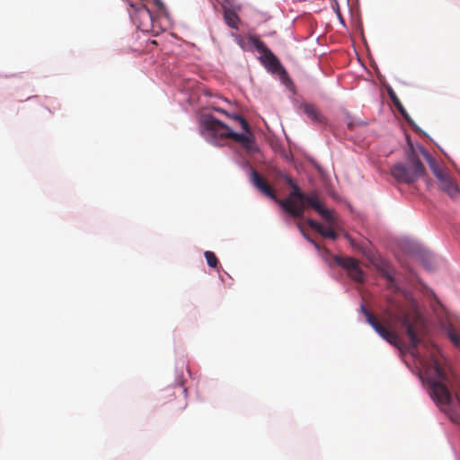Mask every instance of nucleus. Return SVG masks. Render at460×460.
Returning <instances> with one entry per match:
<instances>
[{
	"label": "nucleus",
	"instance_id": "f257e3e1",
	"mask_svg": "<svg viewBox=\"0 0 460 460\" xmlns=\"http://www.w3.org/2000/svg\"><path fill=\"white\" fill-rule=\"evenodd\" d=\"M361 311L366 317V321L373 329L386 341L394 347L401 349L402 342L394 327L396 323H401L405 329V332L410 340L412 349L422 342L421 336L426 332V323L415 305L409 308L397 305L395 309H386L383 313L382 323L377 317L367 308L361 305Z\"/></svg>",
	"mask_w": 460,
	"mask_h": 460
},
{
	"label": "nucleus",
	"instance_id": "f03ea898",
	"mask_svg": "<svg viewBox=\"0 0 460 460\" xmlns=\"http://www.w3.org/2000/svg\"><path fill=\"white\" fill-rule=\"evenodd\" d=\"M425 367L430 396L453 422L460 423V381L434 354Z\"/></svg>",
	"mask_w": 460,
	"mask_h": 460
},
{
	"label": "nucleus",
	"instance_id": "7ed1b4c3",
	"mask_svg": "<svg viewBox=\"0 0 460 460\" xmlns=\"http://www.w3.org/2000/svg\"><path fill=\"white\" fill-rule=\"evenodd\" d=\"M410 166L403 164H396L391 168V174L398 181L402 183H412L423 175L425 169L420 159L415 154L409 156Z\"/></svg>",
	"mask_w": 460,
	"mask_h": 460
},
{
	"label": "nucleus",
	"instance_id": "20e7f679",
	"mask_svg": "<svg viewBox=\"0 0 460 460\" xmlns=\"http://www.w3.org/2000/svg\"><path fill=\"white\" fill-rule=\"evenodd\" d=\"M425 156L432 172L438 181L439 189L453 199L460 197V190L458 186L450 176L449 172L447 170L439 167L435 159L428 153L425 154Z\"/></svg>",
	"mask_w": 460,
	"mask_h": 460
},
{
	"label": "nucleus",
	"instance_id": "39448f33",
	"mask_svg": "<svg viewBox=\"0 0 460 460\" xmlns=\"http://www.w3.org/2000/svg\"><path fill=\"white\" fill-rule=\"evenodd\" d=\"M285 181L292 189L289 197L283 200H278L280 206L294 217H301L304 214V206L300 204L305 194L298 185L289 177L286 176Z\"/></svg>",
	"mask_w": 460,
	"mask_h": 460
},
{
	"label": "nucleus",
	"instance_id": "423d86ee",
	"mask_svg": "<svg viewBox=\"0 0 460 460\" xmlns=\"http://www.w3.org/2000/svg\"><path fill=\"white\" fill-rule=\"evenodd\" d=\"M203 128L206 131L207 137L215 145H220L221 141L232 137L233 130L219 119L208 116L202 120Z\"/></svg>",
	"mask_w": 460,
	"mask_h": 460
},
{
	"label": "nucleus",
	"instance_id": "0eeeda50",
	"mask_svg": "<svg viewBox=\"0 0 460 460\" xmlns=\"http://www.w3.org/2000/svg\"><path fill=\"white\" fill-rule=\"evenodd\" d=\"M249 42L261 53L260 58L261 62L265 67L272 72L276 73L282 69L281 64L277 57L270 51V49L260 40L259 37L252 35L249 37Z\"/></svg>",
	"mask_w": 460,
	"mask_h": 460
},
{
	"label": "nucleus",
	"instance_id": "6e6552de",
	"mask_svg": "<svg viewBox=\"0 0 460 460\" xmlns=\"http://www.w3.org/2000/svg\"><path fill=\"white\" fill-rule=\"evenodd\" d=\"M336 263L347 270L348 275L356 282L362 283L364 281V274L359 267L358 261L351 257H335Z\"/></svg>",
	"mask_w": 460,
	"mask_h": 460
},
{
	"label": "nucleus",
	"instance_id": "1a4fd4ad",
	"mask_svg": "<svg viewBox=\"0 0 460 460\" xmlns=\"http://www.w3.org/2000/svg\"><path fill=\"white\" fill-rule=\"evenodd\" d=\"M300 204H303L304 208L305 206L314 208L327 223H333L334 217L329 209L322 206L316 193L305 194Z\"/></svg>",
	"mask_w": 460,
	"mask_h": 460
},
{
	"label": "nucleus",
	"instance_id": "9d476101",
	"mask_svg": "<svg viewBox=\"0 0 460 460\" xmlns=\"http://www.w3.org/2000/svg\"><path fill=\"white\" fill-rule=\"evenodd\" d=\"M251 182L265 196L278 201L275 190L270 186L267 181L254 169L251 170Z\"/></svg>",
	"mask_w": 460,
	"mask_h": 460
},
{
	"label": "nucleus",
	"instance_id": "9b49d317",
	"mask_svg": "<svg viewBox=\"0 0 460 460\" xmlns=\"http://www.w3.org/2000/svg\"><path fill=\"white\" fill-rule=\"evenodd\" d=\"M306 222L313 230L319 233L323 237L330 238L332 240H336L338 238V234L332 227V225L335 223V219L332 224L328 223L330 225L329 227H324L323 225L311 218H308Z\"/></svg>",
	"mask_w": 460,
	"mask_h": 460
},
{
	"label": "nucleus",
	"instance_id": "f8f14e48",
	"mask_svg": "<svg viewBox=\"0 0 460 460\" xmlns=\"http://www.w3.org/2000/svg\"><path fill=\"white\" fill-rule=\"evenodd\" d=\"M300 109L312 122L316 124L325 123V117L320 112L315 105L312 103H302L300 105Z\"/></svg>",
	"mask_w": 460,
	"mask_h": 460
},
{
	"label": "nucleus",
	"instance_id": "ddd939ff",
	"mask_svg": "<svg viewBox=\"0 0 460 460\" xmlns=\"http://www.w3.org/2000/svg\"><path fill=\"white\" fill-rule=\"evenodd\" d=\"M245 133L246 134L233 132L231 139L241 144L244 148L250 150L253 143V137L250 130L249 132Z\"/></svg>",
	"mask_w": 460,
	"mask_h": 460
},
{
	"label": "nucleus",
	"instance_id": "4468645a",
	"mask_svg": "<svg viewBox=\"0 0 460 460\" xmlns=\"http://www.w3.org/2000/svg\"><path fill=\"white\" fill-rule=\"evenodd\" d=\"M378 271L385 278L390 288H395L396 281L394 277V269L386 263L378 266Z\"/></svg>",
	"mask_w": 460,
	"mask_h": 460
},
{
	"label": "nucleus",
	"instance_id": "2eb2a0df",
	"mask_svg": "<svg viewBox=\"0 0 460 460\" xmlns=\"http://www.w3.org/2000/svg\"><path fill=\"white\" fill-rule=\"evenodd\" d=\"M224 18H225L226 24L229 27L235 29V30L238 29V24L240 22V19H239L237 13L234 10L226 8L224 10Z\"/></svg>",
	"mask_w": 460,
	"mask_h": 460
},
{
	"label": "nucleus",
	"instance_id": "dca6fc26",
	"mask_svg": "<svg viewBox=\"0 0 460 460\" xmlns=\"http://www.w3.org/2000/svg\"><path fill=\"white\" fill-rule=\"evenodd\" d=\"M217 111L218 112H221V113H224L226 114L227 117H229L230 119H232L234 121H237L239 122L242 129L244 131V132H249V123L247 122V120L242 117L241 115L239 114H229L227 112H226L224 110L222 109H217Z\"/></svg>",
	"mask_w": 460,
	"mask_h": 460
},
{
	"label": "nucleus",
	"instance_id": "f3484780",
	"mask_svg": "<svg viewBox=\"0 0 460 460\" xmlns=\"http://www.w3.org/2000/svg\"><path fill=\"white\" fill-rule=\"evenodd\" d=\"M207 263L211 268H216L218 264V260L213 252L207 251L204 253Z\"/></svg>",
	"mask_w": 460,
	"mask_h": 460
},
{
	"label": "nucleus",
	"instance_id": "a211bd4d",
	"mask_svg": "<svg viewBox=\"0 0 460 460\" xmlns=\"http://www.w3.org/2000/svg\"><path fill=\"white\" fill-rule=\"evenodd\" d=\"M447 334L452 343L460 347V336L453 328L448 329Z\"/></svg>",
	"mask_w": 460,
	"mask_h": 460
},
{
	"label": "nucleus",
	"instance_id": "6ab92c4d",
	"mask_svg": "<svg viewBox=\"0 0 460 460\" xmlns=\"http://www.w3.org/2000/svg\"><path fill=\"white\" fill-rule=\"evenodd\" d=\"M394 104L395 105V107L397 108V110L399 111V112L402 115V117L409 122H411V119L409 116V114L407 113L406 110L404 109L403 105L402 104V102H400L399 98L396 99V101L394 102Z\"/></svg>",
	"mask_w": 460,
	"mask_h": 460
},
{
	"label": "nucleus",
	"instance_id": "aec40b11",
	"mask_svg": "<svg viewBox=\"0 0 460 460\" xmlns=\"http://www.w3.org/2000/svg\"><path fill=\"white\" fill-rule=\"evenodd\" d=\"M297 226H298V227L300 228V230H301V232H302L303 235L305 236V238L308 242H310L311 243H313V244H314V246L316 249H319V245H318V243H315V242H314V240H313V239H312L308 234H306L304 232V230L302 229V227H301V226H300L299 224H298Z\"/></svg>",
	"mask_w": 460,
	"mask_h": 460
},
{
	"label": "nucleus",
	"instance_id": "412c9836",
	"mask_svg": "<svg viewBox=\"0 0 460 460\" xmlns=\"http://www.w3.org/2000/svg\"><path fill=\"white\" fill-rule=\"evenodd\" d=\"M297 226H298V227L300 228V230H301V232H302L303 235L305 236V238L308 242H310L311 243H313V244H314V246L316 249H319V245H318V243H315V242H314V240H313V239H312L308 234H306L304 232V230L302 229V227H301V226H300L299 224H298Z\"/></svg>",
	"mask_w": 460,
	"mask_h": 460
},
{
	"label": "nucleus",
	"instance_id": "4be33fe9",
	"mask_svg": "<svg viewBox=\"0 0 460 460\" xmlns=\"http://www.w3.org/2000/svg\"><path fill=\"white\" fill-rule=\"evenodd\" d=\"M154 2L160 11H162V12L164 11L165 7H164V3L161 0H154Z\"/></svg>",
	"mask_w": 460,
	"mask_h": 460
},
{
	"label": "nucleus",
	"instance_id": "5701e85b",
	"mask_svg": "<svg viewBox=\"0 0 460 460\" xmlns=\"http://www.w3.org/2000/svg\"><path fill=\"white\" fill-rule=\"evenodd\" d=\"M389 96L393 102V103L396 101V99H398V97L396 96V94L394 93V91L390 90L389 92Z\"/></svg>",
	"mask_w": 460,
	"mask_h": 460
},
{
	"label": "nucleus",
	"instance_id": "b1692460",
	"mask_svg": "<svg viewBox=\"0 0 460 460\" xmlns=\"http://www.w3.org/2000/svg\"><path fill=\"white\" fill-rule=\"evenodd\" d=\"M347 124L349 128L353 129L355 126H357L358 123H356L352 120H349Z\"/></svg>",
	"mask_w": 460,
	"mask_h": 460
}]
</instances>
